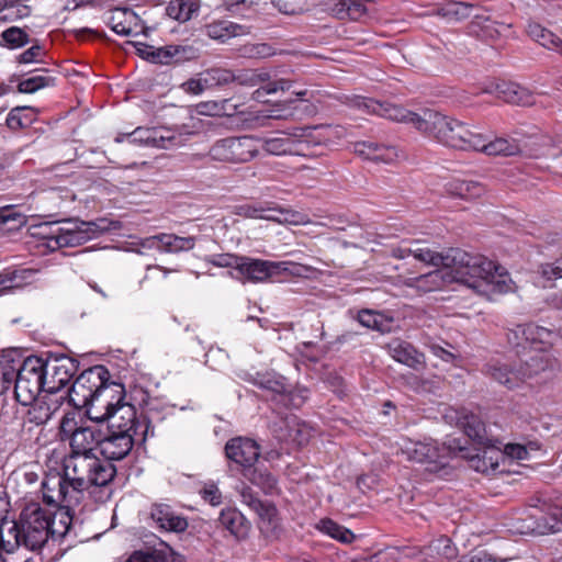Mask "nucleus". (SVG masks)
I'll return each mask as SVG.
<instances>
[{"mask_svg":"<svg viewBox=\"0 0 562 562\" xmlns=\"http://www.w3.org/2000/svg\"><path fill=\"white\" fill-rule=\"evenodd\" d=\"M412 256L423 262L443 269L431 271L420 277V281H438L449 278L450 281L463 283L477 292H507L508 274L503 267L482 255H472L460 248H452L446 255L428 248L412 249Z\"/></svg>","mask_w":562,"mask_h":562,"instance_id":"1","label":"nucleus"},{"mask_svg":"<svg viewBox=\"0 0 562 562\" xmlns=\"http://www.w3.org/2000/svg\"><path fill=\"white\" fill-rule=\"evenodd\" d=\"M72 515L67 510L54 513L38 503L26 504L18 518L8 519L2 540V550L12 553L20 547L30 551H40L49 541L61 542L70 535Z\"/></svg>","mask_w":562,"mask_h":562,"instance_id":"2","label":"nucleus"},{"mask_svg":"<svg viewBox=\"0 0 562 562\" xmlns=\"http://www.w3.org/2000/svg\"><path fill=\"white\" fill-rule=\"evenodd\" d=\"M137 392L142 396L139 405L143 406L139 414L135 407L122 408L120 418L105 423L100 448L105 462L125 459L135 443H144L149 435H154V402L143 389Z\"/></svg>","mask_w":562,"mask_h":562,"instance_id":"3","label":"nucleus"},{"mask_svg":"<svg viewBox=\"0 0 562 562\" xmlns=\"http://www.w3.org/2000/svg\"><path fill=\"white\" fill-rule=\"evenodd\" d=\"M33 227L35 236L54 239L58 247H68L83 244L104 233L119 232L122 223L106 217L94 221L52 220L35 223Z\"/></svg>","mask_w":562,"mask_h":562,"instance_id":"4","label":"nucleus"},{"mask_svg":"<svg viewBox=\"0 0 562 562\" xmlns=\"http://www.w3.org/2000/svg\"><path fill=\"white\" fill-rule=\"evenodd\" d=\"M521 355L525 358L515 362L491 361L485 364L484 373L508 390H514L557 364V360L543 348L527 349Z\"/></svg>","mask_w":562,"mask_h":562,"instance_id":"5","label":"nucleus"},{"mask_svg":"<svg viewBox=\"0 0 562 562\" xmlns=\"http://www.w3.org/2000/svg\"><path fill=\"white\" fill-rule=\"evenodd\" d=\"M428 137L446 147L481 153L487 133L476 124L459 121L436 110Z\"/></svg>","mask_w":562,"mask_h":562,"instance_id":"6","label":"nucleus"},{"mask_svg":"<svg viewBox=\"0 0 562 562\" xmlns=\"http://www.w3.org/2000/svg\"><path fill=\"white\" fill-rule=\"evenodd\" d=\"M116 469L112 463L100 460L94 454L72 453L65 461L61 476L71 483V487H76L82 499L85 491L90 486H105L114 479Z\"/></svg>","mask_w":562,"mask_h":562,"instance_id":"7","label":"nucleus"},{"mask_svg":"<svg viewBox=\"0 0 562 562\" xmlns=\"http://www.w3.org/2000/svg\"><path fill=\"white\" fill-rule=\"evenodd\" d=\"M11 363L14 364V398L21 405L27 406L35 402L42 391L46 392L44 359L37 356L12 358Z\"/></svg>","mask_w":562,"mask_h":562,"instance_id":"8","label":"nucleus"},{"mask_svg":"<svg viewBox=\"0 0 562 562\" xmlns=\"http://www.w3.org/2000/svg\"><path fill=\"white\" fill-rule=\"evenodd\" d=\"M353 104L367 113L375 114L394 122L411 124L419 133L426 136L429 134L436 112L435 109L429 108L422 109L419 112H412L397 104L380 102L378 100L363 97H356Z\"/></svg>","mask_w":562,"mask_h":562,"instance_id":"9","label":"nucleus"},{"mask_svg":"<svg viewBox=\"0 0 562 562\" xmlns=\"http://www.w3.org/2000/svg\"><path fill=\"white\" fill-rule=\"evenodd\" d=\"M125 395L124 385L121 382L110 380L83 406L88 418L92 423H101L102 425L115 419V417L120 418L122 408L135 407L134 404L124 402Z\"/></svg>","mask_w":562,"mask_h":562,"instance_id":"10","label":"nucleus"},{"mask_svg":"<svg viewBox=\"0 0 562 562\" xmlns=\"http://www.w3.org/2000/svg\"><path fill=\"white\" fill-rule=\"evenodd\" d=\"M460 438L450 439L447 443L436 440H425L407 447L406 454L411 461L425 464L429 472H438L445 468L448 460L457 456V451H464Z\"/></svg>","mask_w":562,"mask_h":562,"instance_id":"11","label":"nucleus"},{"mask_svg":"<svg viewBox=\"0 0 562 562\" xmlns=\"http://www.w3.org/2000/svg\"><path fill=\"white\" fill-rule=\"evenodd\" d=\"M104 426L101 423L78 426L75 414L68 413L60 420L59 432L61 439H69L72 453L92 454L94 449L100 451Z\"/></svg>","mask_w":562,"mask_h":562,"instance_id":"12","label":"nucleus"},{"mask_svg":"<svg viewBox=\"0 0 562 562\" xmlns=\"http://www.w3.org/2000/svg\"><path fill=\"white\" fill-rule=\"evenodd\" d=\"M41 490L44 503L54 513L67 510L74 516L72 508L82 501L76 487H71V483H68L59 472L46 474L41 483Z\"/></svg>","mask_w":562,"mask_h":562,"instance_id":"13","label":"nucleus"},{"mask_svg":"<svg viewBox=\"0 0 562 562\" xmlns=\"http://www.w3.org/2000/svg\"><path fill=\"white\" fill-rule=\"evenodd\" d=\"M257 140L251 136L227 137L215 142L209 155L213 160L228 164H244L258 155Z\"/></svg>","mask_w":562,"mask_h":562,"instance_id":"14","label":"nucleus"},{"mask_svg":"<svg viewBox=\"0 0 562 562\" xmlns=\"http://www.w3.org/2000/svg\"><path fill=\"white\" fill-rule=\"evenodd\" d=\"M125 139L130 144L173 149L182 146L187 137L169 127H137L132 133L119 135L115 138L117 143L124 142Z\"/></svg>","mask_w":562,"mask_h":562,"instance_id":"15","label":"nucleus"},{"mask_svg":"<svg viewBox=\"0 0 562 562\" xmlns=\"http://www.w3.org/2000/svg\"><path fill=\"white\" fill-rule=\"evenodd\" d=\"M111 380L110 371L102 364L82 371L70 389V400L77 406H85L93 395Z\"/></svg>","mask_w":562,"mask_h":562,"instance_id":"16","label":"nucleus"},{"mask_svg":"<svg viewBox=\"0 0 562 562\" xmlns=\"http://www.w3.org/2000/svg\"><path fill=\"white\" fill-rule=\"evenodd\" d=\"M262 149L269 155H305L307 142L304 127L277 132L273 136L261 140Z\"/></svg>","mask_w":562,"mask_h":562,"instance_id":"17","label":"nucleus"},{"mask_svg":"<svg viewBox=\"0 0 562 562\" xmlns=\"http://www.w3.org/2000/svg\"><path fill=\"white\" fill-rule=\"evenodd\" d=\"M235 81L245 87H256L260 85V88L252 93V98L258 101L266 94L285 91L292 86V82L288 79L281 78L271 80V74L263 68L241 70L239 74L235 75Z\"/></svg>","mask_w":562,"mask_h":562,"instance_id":"18","label":"nucleus"},{"mask_svg":"<svg viewBox=\"0 0 562 562\" xmlns=\"http://www.w3.org/2000/svg\"><path fill=\"white\" fill-rule=\"evenodd\" d=\"M538 251L548 257H557L552 261L538 265L537 274L550 282L562 279V234L547 233L538 245Z\"/></svg>","mask_w":562,"mask_h":562,"instance_id":"19","label":"nucleus"},{"mask_svg":"<svg viewBox=\"0 0 562 562\" xmlns=\"http://www.w3.org/2000/svg\"><path fill=\"white\" fill-rule=\"evenodd\" d=\"M288 271L286 262H274L243 256L237 274L232 278L241 282H263Z\"/></svg>","mask_w":562,"mask_h":562,"instance_id":"20","label":"nucleus"},{"mask_svg":"<svg viewBox=\"0 0 562 562\" xmlns=\"http://www.w3.org/2000/svg\"><path fill=\"white\" fill-rule=\"evenodd\" d=\"M46 392L56 393L68 385L76 372L79 362L70 357L60 356L44 359Z\"/></svg>","mask_w":562,"mask_h":562,"instance_id":"21","label":"nucleus"},{"mask_svg":"<svg viewBox=\"0 0 562 562\" xmlns=\"http://www.w3.org/2000/svg\"><path fill=\"white\" fill-rule=\"evenodd\" d=\"M136 50L142 58L161 65H168L172 61L179 63L192 59L196 56V49L190 45L155 47L144 43H137Z\"/></svg>","mask_w":562,"mask_h":562,"instance_id":"22","label":"nucleus"},{"mask_svg":"<svg viewBox=\"0 0 562 562\" xmlns=\"http://www.w3.org/2000/svg\"><path fill=\"white\" fill-rule=\"evenodd\" d=\"M501 445L499 440L492 438V441L487 445H477L480 448L476 449L475 454H470L469 449L463 446L464 451H457V456L468 459L470 467L477 472H495L499 462L505 460V453H503Z\"/></svg>","mask_w":562,"mask_h":562,"instance_id":"23","label":"nucleus"},{"mask_svg":"<svg viewBox=\"0 0 562 562\" xmlns=\"http://www.w3.org/2000/svg\"><path fill=\"white\" fill-rule=\"evenodd\" d=\"M481 92L517 105H530L535 102V98L528 89L502 79L487 81Z\"/></svg>","mask_w":562,"mask_h":562,"instance_id":"24","label":"nucleus"},{"mask_svg":"<svg viewBox=\"0 0 562 562\" xmlns=\"http://www.w3.org/2000/svg\"><path fill=\"white\" fill-rule=\"evenodd\" d=\"M225 456L244 470L256 464L260 457L259 445L247 437H235L225 445Z\"/></svg>","mask_w":562,"mask_h":562,"instance_id":"25","label":"nucleus"},{"mask_svg":"<svg viewBox=\"0 0 562 562\" xmlns=\"http://www.w3.org/2000/svg\"><path fill=\"white\" fill-rule=\"evenodd\" d=\"M457 425L461 427L464 434L476 445H487L492 438L487 435L485 424L479 415L462 409L456 412Z\"/></svg>","mask_w":562,"mask_h":562,"instance_id":"26","label":"nucleus"},{"mask_svg":"<svg viewBox=\"0 0 562 562\" xmlns=\"http://www.w3.org/2000/svg\"><path fill=\"white\" fill-rule=\"evenodd\" d=\"M150 517L160 529L166 531L183 532L188 528L187 518L178 515L167 504H154Z\"/></svg>","mask_w":562,"mask_h":562,"instance_id":"27","label":"nucleus"},{"mask_svg":"<svg viewBox=\"0 0 562 562\" xmlns=\"http://www.w3.org/2000/svg\"><path fill=\"white\" fill-rule=\"evenodd\" d=\"M204 33L211 40L226 43L231 38L250 34V27L228 20H216L204 26Z\"/></svg>","mask_w":562,"mask_h":562,"instance_id":"28","label":"nucleus"},{"mask_svg":"<svg viewBox=\"0 0 562 562\" xmlns=\"http://www.w3.org/2000/svg\"><path fill=\"white\" fill-rule=\"evenodd\" d=\"M353 151L363 159L374 162L392 164L398 158V150L394 146L380 145L373 142H357Z\"/></svg>","mask_w":562,"mask_h":562,"instance_id":"29","label":"nucleus"},{"mask_svg":"<svg viewBox=\"0 0 562 562\" xmlns=\"http://www.w3.org/2000/svg\"><path fill=\"white\" fill-rule=\"evenodd\" d=\"M327 12L339 20H360L367 14L364 0H327Z\"/></svg>","mask_w":562,"mask_h":562,"instance_id":"30","label":"nucleus"},{"mask_svg":"<svg viewBox=\"0 0 562 562\" xmlns=\"http://www.w3.org/2000/svg\"><path fill=\"white\" fill-rule=\"evenodd\" d=\"M36 272V270L31 268H4L0 271V295L31 284L35 279Z\"/></svg>","mask_w":562,"mask_h":562,"instance_id":"31","label":"nucleus"},{"mask_svg":"<svg viewBox=\"0 0 562 562\" xmlns=\"http://www.w3.org/2000/svg\"><path fill=\"white\" fill-rule=\"evenodd\" d=\"M307 147L335 144L347 135L341 125H321L304 127Z\"/></svg>","mask_w":562,"mask_h":562,"instance_id":"32","label":"nucleus"},{"mask_svg":"<svg viewBox=\"0 0 562 562\" xmlns=\"http://www.w3.org/2000/svg\"><path fill=\"white\" fill-rule=\"evenodd\" d=\"M255 513L259 517V529L266 538L277 539L282 532L281 519L276 505L265 502Z\"/></svg>","mask_w":562,"mask_h":562,"instance_id":"33","label":"nucleus"},{"mask_svg":"<svg viewBox=\"0 0 562 562\" xmlns=\"http://www.w3.org/2000/svg\"><path fill=\"white\" fill-rule=\"evenodd\" d=\"M425 562H441L457 557V548L450 538L441 536L420 550Z\"/></svg>","mask_w":562,"mask_h":562,"instance_id":"34","label":"nucleus"},{"mask_svg":"<svg viewBox=\"0 0 562 562\" xmlns=\"http://www.w3.org/2000/svg\"><path fill=\"white\" fill-rule=\"evenodd\" d=\"M392 358L414 370H419L425 363V357L414 346L406 341H394L389 345Z\"/></svg>","mask_w":562,"mask_h":562,"instance_id":"35","label":"nucleus"},{"mask_svg":"<svg viewBox=\"0 0 562 562\" xmlns=\"http://www.w3.org/2000/svg\"><path fill=\"white\" fill-rule=\"evenodd\" d=\"M218 522L237 539H244L248 533V524L244 515L235 508L222 509Z\"/></svg>","mask_w":562,"mask_h":562,"instance_id":"36","label":"nucleus"},{"mask_svg":"<svg viewBox=\"0 0 562 562\" xmlns=\"http://www.w3.org/2000/svg\"><path fill=\"white\" fill-rule=\"evenodd\" d=\"M528 35L542 47L562 55V38L539 23H529Z\"/></svg>","mask_w":562,"mask_h":562,"instance_id":"37","label":"nucleus"},{"mask_svg":"<svg viewBox=\"0 0 562 562\" xmlns=\"http://www.w3.org/2000/svg\"><path fill=\"white\" fill-rule=\"evenodd\" d=\"M58 402L48 403L46 401H36L30 404V408L25 416V423L35 426L45 425L58 409Z\"/></svg>","mask_w":562,"mask_h":562,"instance_id":"38","label":"nucleus"},{"mask_svg":"<svg viewBox=\"0 0 562 562\" xmlns=\"http://www.w3.org/2000/svg\"><path fill=\"white\" fill-rule=\"evenodd\" d=\"M109 24L116 34L128 36L134 33L137 25V15L130 9H115Z\"/></svg>","mask_w":562,"mask_h":562,"instance_id":"39","label":"nucleus"},{"mask_svg":"<svg viewBox=\"0 0 562 562\" xmlns=\"http://www.w3.org/2000/svg\"><path fill=\"white\" fill-rule=\"evenodd\" d=\"M520 151V146L516 139L513 138H504L496 137L491 139L490 134L487 133V140H484V145L482 147L483 154L487 156H513Z\"/></svg>","mask_w":562,"mask_h":562,"instance_id":"40","label":"nucleus"},{"mask_svg":"<svg viewBox=\"0 0 562 562\" xmlns=\"http://www.w3.org/2000/svg\"><path fill=\"white\" fill-rule=\"evenodd\" d=\"M241 474L265 494H273L277 490V479L267 469L257 468L255 464L244 470Z\"/></svg>","mask_w":562,"mask_h":562,"instance_id":"41","label":"nucleus"},{"mask_svg":"<svg viewBox=\"0 0 562 562\" xmlns=\"http://www.w3.org/2000/svg\"><path fill=\"white\" fill-rule=\"evenodd\" d=\"M447 191L461 199H476L484 193V187L477 181L453 179L447 183Z\"/></svg>","mask_w":562,"mask_h":562,"instance_id":"42","label":"nucleus"},{"mask_svg":"<svg viewBox=\"0 0 562 562\" xmlns=\"http://www.w3.org/2000/svg\"><path fill=\"white\" fill-rule=\"evenodd\" d=\"M533 517L536 518V526L531 529L532 532L544 535L562 531V503L551 514L533 515Z\"/></svg>","mask_w":562,"mask_h":562,"instance_id":"43","label":"nucleus"},{"mask_svg":"<svg viewBox=\"0 0 562 562\" xmlns=\"http://www.w3.org/2000/svg\"><path fill=\"white\" fill-rule=\"evenodd\" d=\"M200 9L198 0H172L168 3V16L180 22L189 21Z\"/></svg>","mask_w":562,"mask_h":562,"instance_id":"44","label":"nucleus"},{"mask_svg":"<svg viewBox=\"0 0 562 562\" xmlns=\"http://www.w3.org/2000/svg\"><path fill=\"white\" fill-rule=\"evenodd\" d=\"M317 529L345 544H349L356 539L355 533L350 529L337 524L330 518L321 519L317 524Z\"/></svg>","mask_w":562,"mask_h":562,"instance_id":"45","label":"nucleus"},{"mask_svg":"<svg viewBox=\"0 0 562 562\" xmlns=\"http://www.w3.org/2000/svg\"><path fill=\"white\" fill-rule=\"evenodd\" d=\"M471 7L464 2L451 1L437 9L436 14L447 22H459L470 16Z\"/></svg>","mask_w":562,"mask_h":562,"instance_id":"46","label":"nucleus"},{"mask_svg":"<svg viewBox=\"0 0 562 562\" xmlns=\"http://www.w3.org/2000/svg\"><path fill=\"white\" fill-rule=\"evenodd\" d=\"M237 53L244 58L263 59L276 56L277 49L268 43H246L237 48Z\"/></svg>","mask_w":562,"mask_h":562,"instance_id":"47","label":"nucleus"},{"mask_svg":"<svg viewBox=\"0 0 562 562\" xmlns=\"http://www.w3.org/2000/svg\"><path fill=\"white\" fill-rule=\"evenodd\" d=\"M43 72L21 80L18 85L19 91L22 93H34L40 89L55 86L56 78L46 75L47 70H43Z\"/></svg>","mask_w":562,"mask_h":562,"instance_id":"48","label":"nucleus"},{"mask_svg":"<svg viewBox=\"0 0 562 562\" xmlns=\"http://www.w3.org/2000/svg\"><path fill=\"white\" fill-rule=\"evenodd\" d=\"M525 328L528 349H538L536 347L538 344H550L551 337L553 336L550 329L533 323L525 324Z\"/></svg>","mask_w":562,"mask_h":562,"instance_id":"49","label":"nucleus"},{"mask_svg":"<svg viewBox=\"0 0 562 562\" xmlns=\"http://www.w3.org/2000/svg\"><path fill=\"white\" fill-rule=\"evenodd\" d=\"M203 74L206 79L204 83H206L209 88L224 86L235 81V74L228 69L212 68L205 70Z\"/></svg>","mask_w":562,"mask_h":562,"instance_id":"50","label":"nucleus"},{"mask_svg":"<svg viewBox=\"0 0 562 562\" xmlns=\"http://www.w3.org/2000/svg\"><path fill=\"white\" fill-rule=\"evenodd\" d=\"M158 239L165 249L171 252L188 250L194 245V240L192 238L178 237L171 234H162Z\"/></svg>","mask_w":562,"mask_h":562,"instance_id":"51","label":"nucleus"},{"mask_svg":"<svg viewBox=\"0 0 562 562\" xmlns=\"http://www.w3.org/2000/svg\"><path fill=\"white\" fill-rule=\"evenodd\" d=\"M506 336L508 344L515 349L517 356L520 357L521 352L527 351L525 324L516 325L514 328L508 329Z\"/></svg>","mask_w":562,"mask_h":562,"instance_id":"52","label":"nucleus"},{"mask_svg":"<svg viewBox=\"0 0 562 562\" xmlns=\"http://www.w3.org/2000/svg\"><path fill=\"white\" fill-rule=\"evenodd\" d=\"M243 256L232 254H214L209 256L207 262L221 268H232L229 274H237Z\"/></svg>","mask_w":562,"mask_h":562,"instance_id":"53","label":"nucleus"},{"mask_svg":"<svg viewBox=\"0 0 562 562\" xmlns=\"http://www.w3.org/2000/svg\"><path fill=\"white\" fill-rule=\"evenodd\" d=\"M271 3L283 14H301L308 10V0H271Z\"/></svg>","mask_w":562,"mask_h":562,"instance_id":"54","label":"nucleus"},{"mask_svg":"<svg viewBox=\"0 0 562 562\" xmlns=\"http://www.w3.org/2000/svg\"><path fill=\"white\" fill-rule=\"evenodd\" d=\"M537 450H539V446L536 442H529L528 446L520 443H507L504 447L503 453H505V459L527 460L529 458V452Z\"/></svg>","mask_w":562,"mask_h":562,"instance_id":"55","label":"nucleus"},{"mask_svg":"<svg viewBox=\"0 0 562 562\" xmlns=\"http://www.w3.org/2000/svg\"><path fill=\"white\" fill-rule=\"evenodd\" d=\"M10 355L0 358V395L12 386L14 364Z\"/></svg>","mask_w":562,"mask_h":562,"instance_id":"56","label":"nucleus"},{"mask_svg":"<svg viewBox=\"0 0 562 562\" xmlns=\"http://www.w3.org/2000/svg\"><path fill=\"white\" fill-rule=\"evenodd\" d=\"M1 38L11 48L22 47L30 42L27 33L16 26H12L3 31L1 33Z\"/></svg>","mask_w":562,"mask_h":562,"instance_id":"57","label":"nucleus"},{"mask_svg":"<svg viewBox=\"0 0 562 562\" xmlns=\"http://www.w3.org/2000/svg\"><path fill=\"white\" fill-rule=\"evenodd\" d=\"M507 560L491 553L486 549L476 548L469 553L462 554L459 562H506Z\"/></svg>","mask_w":562,"mask_h":562,"instance_id":"58","label":"nucleus"},{"mask_svg":"<svg viewBox=\"0 0 562 562\" xmlns=\"http://www.w3.org/2000/svg\"><path fill=\"white\" fill-rule=\"evenodd\" d=\"M254 383L262 390L271 391L272 393L279 395L286 391L285 384L282 380L274 379L269 374H258Z\"/></svg>","mask_w":562,"mask_h":562,"instance_id":"59","label":"nucleus"},{"mask_svg":"<svg viewBox=\"0 0 562 562\" xmlns=\"http://www.w3.org/2000/svg\"><path fill=\"white\" fill-rule=\"evenodd\" d=\"M126 562H168V557L160 550L135 551Z\"/></svg>","mask_w":562,"mask_h":562,"instance_id":"60","label":"nucleus"},{"mask_svg":"<svg viewBox=\"0 0 562 562\" xmlns=\"http://www.w3.org/2000/svg\"><path fill=\"white\" fill-rule=\"evenodd\" d=\"M358 322L363 327L370 328V329H376L380 330L382 326V318L381 315L370 311V310H362L358 313Z\"/></svg>","mask_w":562,"mask_h":562,"instance_id":"61","label":"nucleus"},{"mask_svg":"<svg viewBox=\"0 0 562 562\" xmlns=\"http://www.w3.org/2000/svg\"><path fill=\"white\" fill-rule=\"evenodd\" d=\"M205 77L202 72L198 78H191L181 85V88L184 92L199 95L203 93L206 89H210L206 83H204Z\"/></svg>","mask_w":562,"mask_h":562,"instance_id":"62","label":"nucleus"},{"mask_svg":"<svg viewBox=\"0 0 562 562\" xmlns=\"http://www.w3.org/2000/svg\"><path fill=\"white\" fill-rule=\"evenodd\" d=\"M45 56V49L41 45H33L29 49L21 53L18 57L20 64L37 63Z\"/></svg>","mask_w":562,"mask_h":562,"instance_id":"63","label":"nucleus"},{"mask_svg":"<svg viewBox=\"0 0 562 562\" xmlns=\"http://www.w3.org/2000/svg\"><path fill=\"white\" fill-rule=\"evenodd\" d=\"M201 497L212 506H218L222 503V493L214 483H206L200 491Z\"/></svg>","mask_w":562,"mask_h":562,"instance_id":"64","label":"nucleus"}]
</instances>
